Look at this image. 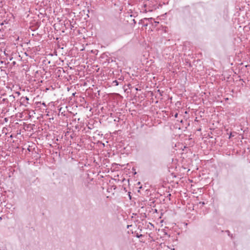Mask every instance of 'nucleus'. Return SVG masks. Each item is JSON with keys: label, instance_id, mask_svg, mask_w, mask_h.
I'll return each mask as SVG.
<instances>
[{"label": "nucleus", "instance_id": "1", "mask_svg": "<svg viewBox=\"0 0 250 250\" xmlns=\"http://www.w3.org/2000/svg\"><path fill=\"white\" fill-rule=\"evenodd\" d=\"M114 181H112L111 182L110 181V184H113L110 186V192H111V195H110V201H112V203L113 202H115V203H119L121 200V196L120 194V191L121 190V186L119 187H116L114 184Z\"/></svg>", "mask_w": 250, "mask_h": 250}, {"label": "nucleus", "instance_id": "2", "mask_svg": "<svg viewBox=\"0 0 250 250\" xmlns=\"http://www.w3.org/2000/svg\"><path fill=\"white\" fill-rule=\"evenodd\" d=\"M120 165H118L116 163H113L112 164L111 167H110V170L111 171V173H110V179H112V181H115V182L118 181V182L121 181L119 179L117 178H113L112 176L116 177V174L117 173V176L119 177L118 171L120 169Z\"/></svg>", "mask_w": 250, "mask_h": 250}, {"label": "nucleus", "instance_id": "3", "mask_svg": "<svg viewBox=\"0 0 250 250\" xmlns=\"http://www.w3.org/2000/svg\"><path fill=\"white\" fill-rule=\"evenodd\" d=\"M118 104V100L116 98H115L112 94L110 93V108L112 111H116L117 105Z\"/></svg>", "mask_w": 250, "mask_h": 250}, {"label": "nucleus", "instance_id": "4", "mask_svg": "<svg viewBox=\"0 0 250 250\" xmlns=\"http://www.w3.org/2000/svg\"><path fill=\"white\" fill-rule=\"evenodd\" d=\"M123 80V79L122 78V76H121L120 78L118 79V80L115 79L114 80H113L111 83V85L112 86H117L119 83H122V81Z\"/></svg>", "mask_w": 250, "mask_h": 250}, {"label": "nucleus", "instance_id": "5", "mask_svg": "<svg viewBox=\"0 0 250 250\" xmlns=\"http://www.w3.org/2000/svg\"><path fill=\"white\" fill-rule=\"evenodd\" d=\"M117 65V64L116 62L115 61H113L112 60L110 61V69L111 68H112V69L115 68L116 66H117L118 67V66ZM111 71V70L110 69V71Z\"/></svg>", "mask_w": 250, "mask_h": 250}, {"label": "nucleus", "instance_id": "6", "mask_svg": "<svg viewBox=\"0 0 250 250\" xmlns=\"http://www.w3.org/2000/svg\"><path fill=\"white\" fill-rule=\"evenodd\" d=\"M121 70H116L115 71H113L112 72V75H113V78L115 77V76L120 75L119 72H121ZM111 77V74H110V77Z\"/></svg>", "mask_w": 250, "mask_h": 250}, {"label": "nucleus", "instance_id": "7", "mask_svg": "<svg viewBox=\"0 0 250 250\" xmlns=\"http://www.w3.org/2000/svg\"><path fill=\"white\" fill-rule=\"evenodd\" d=\"M111 117H112V113H110V123H112H112H113V124H114V125H115V124H116V123H115V122H116V119H113V118H112V119H113V122L111 120Z\"/></svg>", "mask_w": 250, "mask_h": 250}, {"label": "nucleus", "instance_id": "8", "mask_svg": "<svg viewBox=\"0 0 250 250\" xmlns=\"http://www.w3.org/2000/svg\"><path fill=\"white\" fill-rule=\"evenodd\" d=\"M170 196H171V194L169 193V194H167V198H169V200H170Z\"/></svg>", "mask_w": 250, "mask_h": 250}, {"label": "nucleus", "instance_id": "9", "mask_svg": "<svg viewBox=\"0 0 250 250\" xmlns=\"http://www.w3.org/2000/svg\"><path fill=\"white\" fill-rule=\"evenodd\" d=\"M143 235L142 234H140V235H139L138 234H137L136 235V236L138 237V238H140L141 237H142Z\"/></svg>", "mask_w": 250, "mask_h": 250}, {"label": "nucleus", "instance_id": "10", "mask_svg": "<svg viewBox=\"0 0 250 250\" xmlns=\"http://www.w3.org/2000/svg\"><path fill=\"white\" fill-rule=\"evenodd\" d=\"M199 204H201L202 206H203L205 204L204 202H199Z\"/></svg>", "mask_w": 250, "mask_h": 250}, {"label": "nucleus", "instance_id": "11", "mask_svg": "<svg viewBox=\"0 0 250 250\" xmlns=\"http://www.w3.org/2000/svg\"><path fill=\"white\" fill-rule=\"evenodd\" d=\"M174 116H175V118H177V116H178V113H176V114H175Z\"/></svg>", "mask_w": 250, "mask_h": 250}, {"label": "nucleus", "instance_id": "12", "mask_svg": "<svg viewBox=\"0 0 250 250\" xmlns=\"http://www.w3.org/2000/svg\"><path fill=\"white\" fill-rule=\"evenodd\" d=\"M118 209H119V207H118V206H117V207H116V209L117 210H118Z\"/></svg>", "mask_w": 250, "mask_h": 250}, {"label": "nucleus", "instance_id": "13", "mask_svg": "<svg viewBox=\"0 0 250 250\" xmlns=\"http://www.w3.org/2000/svg\"><path fill=\"white\" fill-rule=\"evenodd\" d=\"M165 235H168V237H170V235H168L167 232H165Z\"/></svg>", "mask_w": 250, "mask_h": 250}, {"label": "nucleus", "instance_id": "14", "mask_svg": "<svg viewBox=\"0 0 250 250\" xmlns=\"http://www.w3.org/2000/svg\"><path fill=\"white\" fill-rule=\"evenodd\" d=\"M130 192H129V198L131 199V196L130 195Z\"/></svg>", "mask_w": 250, "mask_h": 250}, {"label": "nucleus", "instance_id": "15", "mask_svg": "<svg viewBox=\"0 0 250 250\" xmlns=\"http://www.w3.org/2000/svg\"><path fill=\"white\" fill-rule=\"evenodd\" d=\"M144 20H149V19L145 18V19H144Z\"/></svg>", "mask_w": 250, "mask_h": 250}, {"label": "nucleus", "instance_id": "16", "mask_svg": "<svg viewBox=\"0 0 250 250\" xmlns=\"http://www.w3.org/2000/svg\"><path fill=\"white\" fill-rule=\"evenodd\" d=\"M231 134H230L229 137V138H231Z\"/></svg>", "mask_w": 250, "mask_h": 250}, {"label": "nucleus", "instance_id": "17", "mask_svg": "<svg viewBox=\"0 0 250 250\" xmlns=\"http://www.w3.org/2000/svg\"><path fill=\"white\" fill-rule=\"evenodd\" d=\"M133 22L136 23L135 20H133Z\"/></svg>", "mask_w": 250, "mask_h": 250}, {"label": "nucleus", "instance_id": "18", "mask_svg": "<svg viewBox=\"0 0 250 250\" xmlns=\"http://www.w3.org/2000/svg\"><path fill=\"white\" fill-rule=\"evenodd\" d=\"M138 184L140 185V182H138Z\"/></svg>", "mask_w": 250, "mask_h": 250}, {"label": "nucleus", "instance_id": "19", "mask_svg": "<svg viewBox=\"0 0 250 250\" xmlns=\"http://www.w3.org/2000/svg\"><path fill=\"white\" fill-rule=\"evenodd\" d=\"M129 225H127V228H129Z\"/></svg>", "mask_w": 250, "mask_h": 250}]
</instances>
